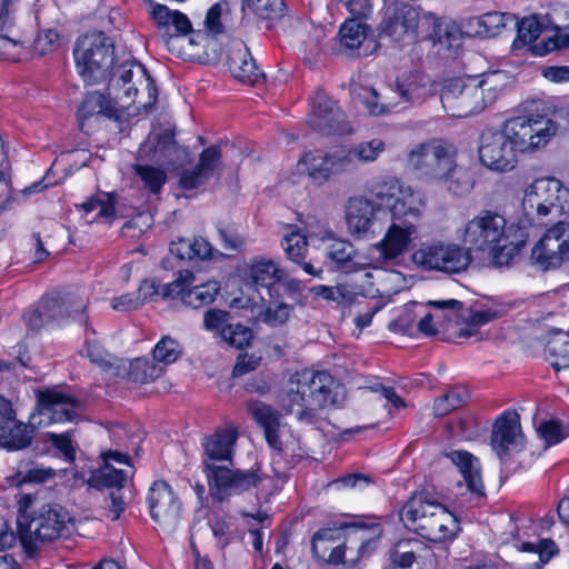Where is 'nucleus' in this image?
Returning <instances> with one entry per match:
<instances>
[{
    "mask_svg": "<svg viewBox=\"0 0 569 569\" xmlns=\"http://www.w3.org/2000/svg\"><path fill=\"white\" fill-rule=\"evenodd\" d=\"M517 39L513 41L515 48L530 44L535 42L545 28V18L542 16L532 14L525 17L516 22Z\"/></svg>",
    "mask_w": 569,
    "mask_h": 569,
    "instance_id": "obj_45",
    "label": "nucleus"
},
{
    "mask_svg": "<svg viewBox=\"0 0 569 569\" xmlns=\"http://www.w3.org/2000/svg\"><path fill=\"white\" fill-rule=\"evenodd\" d=\"M361 101L372 116L389 114L400 107V102L396 101V97L389 93V90L382 94L373 88L363 89Z\"/></svg>",
    "mask_w": 569,
    "mask_h": 569,
    "instance_id": "obj_38",
    "label": "nucleus"
},
{
    "mask_svg": "<svg viewBox=\"0 0 569 569\" xmlns=\"http://www.w3.org/2000/svg\"><path fill=\"white\" fill-rule=\"evenodd\" d=\"M243 4L258 17L267 20H276L286 12L284 0H243Z\"/></svg>",
    "mask_w": 569,
    "mask_h": 569,
    "instance_id": "obj_51",
    "label": "nucleus"
},
{
    "mask_svg": "<svg viewBox=\"0 0 569 569\" xmlns=\"http://www.w3.org/2000/svg\"><path fill=\"white\" fill-rule=\"evenodd\" d=\"M228 67L236 79L247 84L256 83L262 76L248 48L241 42H237L230 48Z\"/></svg>",
    "mask_w": 569,
    "mask_h": 569,
    "instance_id": "obj_29",
    "label": "nucleus"
},
{
    "mask_svg": "<svg viewBox=\"0 0 569 569\" xmlns=\"http://www.w3.org/2000/svg\"><path fill=\"white\" fill-rule=\"evenodd\" d=\"M89 296L82 287H68L44 295L33 309L24 315L29 329L38 331L48 325H62L68 320L86 322Z\"/></svg>",
    "mask_w": 569,
    "mask_h": 569,
    "instance_id": "obj_5",
    "label": "nucleus"
},
{
    "mask_svg": "<svg viewBox=\"0 0 569 569\" xmlns=\"http://www.w3.org/2000/svg\"><path fill=\"white\" fill-rule=\"evenodd\" d=\"M86 213L97 212V218L110 219L114 216L113 198L106 194L104 199L92 198L81 204Z\"/></svg>",
    "mask_w": 569,
    "mask_h": 569,
    "instance_id": "obj_62",
    "label": "nucleus"
},
{
    "mask_svg": "<svg viewBox=\"0 0 569 569\" xmlns=\"http://www.w3.org/2000/svg\"><path fill=\"white\" fill-rule=\"evenodd\" d=\"M502 72H492L486 74L482 79H468V87L459 97L456 104L452 106L449 114L452 117L465 118L482 111L487 104L495 102L501 91Z\"/></svg>",
    "mask_w": 569,
    "mask_h": 569,
    "instance_id": "obj_11",
    "label": "nucleus"
},
{
    "mask_svg": "<svg viewBox=\"0 0 569 569\" xmlns=\"http://www.w3.org/2000/svg\"><path fill=\"white\" fill-rule=\"evenodd\" d=\"M73 56L77 71L87 83H99L111 77L113 44L103 32H93L78 39Z\"/></svg>",
    "mask_w": 569,
    "mask_h": 569,
    "instance_id": "obj_6",
    "label": "nucleus"
},
{
    "mask_svg": "<svg viewBox=\"0 0 569 569\" xmlns=\"http://www.w3.org/2000/svg\"><path fill=\"white\" fill-rule=\"evenodd\" d=\"M520 550L523 552H532L539 556V562L535 563V569H542L553 557L559 553L557 543L550 538H543L537 542H522Z\"/></svg>",
    "mask_w": 569,
    "mask_h": 569,
    "instance_id": "obj_50",
    "label": "nucleus"
},
{
    "mask_svg": "<svg viewBox=\"0 0 569 569\" xmlns=\"http://www.w3.org/2000/svg\"><path fill=\"white\" fill-rule=\"evenodd\" d=\"M220 169L221 150L216 146L208 147L202 150L196 168L181 173L179 184L184 190L197 189L203 186Z\"/></svg>",
    "mask_w": 569,
    "mask_h": 569,
    "instance_id": "obj_25",
    "label": "nucleus"
},
{
    "mask_svg": "<svg viewBox=\"0 0 569 569\" xmlns=\"http://www.w3.org/2000/svg\"><path fill=\"white\" fill-rule=\"evenodd\" d=\"M443 505L431 499L426 493L412 496L400 511V520L406 528L420 535L422 526L433 517L435 509H442Z\"/></svg>",
    "mask_w": 569,
    "mask_h": 569,
    "instance_id": "obj_26",
    "label": "nucleus"
},
{
    "mask_svg": "<svg viewBox=\"0 0 569 569\" xmlns=\"http://www.w3.org/2000/svg\"><path fill=\"white\" fill-rule=\"evenodd\" d=\"M416 234L417 226L392 220L383 238L372 247L379 252L372 269L378 273H383L381 266L402 256Z\"/></svg>",
    "mask_w": 569,
    "mask_h": 569,
    "instance_id": "obj_19",
    "label": "nucleus"
},
{
    "mask_svg": "<svg viewBox=\"0 0 569 569\" xmlns=\"http://www.w3.org/2000/svg\"><path fill=\"white\" fill-rule=\"evenodd\" d=\"M69 520V513L58 503L41 506L30 518L19 516L18 531L22 546L27 552H34L39 543L58 538Z\"/></svg>",
    "mask_w": 569,
    "mask_h": 569,
    "instance_id": "obj_8",
    "label": "nucleus"
},
{
    "mask_svg": "<svg viewBox=\"0 0 569 569\" xmlns=\"http://www.w3.org/2000/svg\"><path fill=\"white\" fill-rule=\"evenodd\" d=\"M153 359L163 365L173 363L182 353L179 342L170 337H163L153 348Z\"/></svg>",
    "mask_w": 569,
    "mask_h": 569,
    "instance_id": "obj_57",
    "label": "nucleus"
},
{
    "mask_svg": "<svg viewBox=\"0 0 569 569\" xmlns=\"http://www.w3.org/2000/svg\"><path fill=\"white\" fill-rule=\"evenodd\" d=\"M152 520L159 526L174 528L181 515V503L171 487L162 480L154 481L147 497Z\"/></svg>",
    "mask_w": 569,
    "mask_h": 569,
    "instance_id": "obj_18",
    "label": "nucleus"
},
{
    "mask_svg": "<svg viewBox=\"0 0 569 569\" xmlns=\"http://www.w3.org/2000/svg\"><path fill=\"white\" fill-rule=\"evenodd\" d=\"M425 204L420 192L413 190L410 186H405L401 194L399 193L390 204L391 218L401 223L417 226L421 219Z\"/></svg>",
    "mask_w": 569,
    "mask_h": 569,
    "instance_id": "obj_28",
    "label": "nucleus"
},
{
    "mask_svg": "<svg viewBox=\"0 0 569 569\" xmlns=\"http://www.w3.org/2000/svg\"><path fill=\"white\" fill-rule=\"evenodd\" d=\"M421 22L420 11L408 3L393 2L385 11L380 23V36L396 42L413 41Z\"/></svg>",
    "mask_w": 569,
    "mask_h": 569,
    "instance_id": "obj_15",
    "label": "nucleus"
},
{
    "mask_svg": "<svg viewBox=\"0 0 569 569\" xmlns=\"http://www.w3.org/2000/svg\"><path fill=\"white\" fill-rule=\"evenodd\" d=\"M332 377L326 371L302 370L290 377L278 400L281 409L300 423L316 426L332 402Z\"/></svg>",
    "mask_w": 569,
    "mask_h": 569,
    "instance_id": "obj_4",
    "label": "nucleus"
},
{
    "mask_svg": "<svg viewBox=\"0 0 569 569\" xmlns=\"http://www.w3.org/2000/svg\"><path fill=\"white\" fill-rule=\"evenodd\" d=\"M220 338L230 347L243 349L250 345L253 333L249 327L241 323H230L223 327Z\"/></svg>",
    "mask_w": 569,
    "mask_h": 569,
    "instance_id": "obj_55",
    "label": "nucleus"
},
{
    "mask_svg": "<svg viewBox=\"0 0 569 569\" xmlns=\"http://www.w3.org/2000/svg\"><path fill=\"white\" fill-rule=\"evenodd\" d=\"M426 546L418 539H403L398 541L390 550L393 569L410 568L421 557Z\"/></svg>",
    "mask_w": 569,
    "mask_h": 569,
    "instance_id": "obj_36",
    "label": "nucleus"
},
{
    "mask_svg": "<svg viewBox=\"0 0 569 569\" xmlns=\"http://www.w3.org/2000/svg\"><path fill=\"white\" fill-rule=\"evenodd\" d=\"M281 244L291 261L301 263L305 260L308 251V241L305 236L291 232L283 238Z\"/></svg>",
    "mask_w": 569,
    "mask_h": 569,
    "instance_id": "obj_56",
    "label": "nucleus"
},
{
    "mask_svg": "<svg viewBox=\"0 0 569 569\" xmlns=\"http://www.w3.org/2000/svg\"><path fill=\"white\" fill-rule=\"evenodd\" d=\"M339 37L343 47L359 48L366 39V24L358 19H349L340 27Z\"/></svg>",
    "mask_w": 569,
    "mask_h": 569,
    "instance_id": "obj_52",
    "label": "nucleus"
},
{
    "mask_svg": "<svg viewBox=\"0 0 569 569\" xmlns=\"http://www.w3.org/2000/svg\"><path fill=\"white\" fill-rule=\"evenodd\" d=\"M456 158L453 148L441 140H430L415 147L408 154V163L420 176L437 180L443 177Z\"/></svg>",
    "mask_w": 569,
    "mask_h": 569,
    "instance_id": "obj_12",
    "label": "nucleus"
},
{
    "mask_svg": "<svg viewBox=\"0 0 569 569\" xmlns=\"http://www.w3.org/2000/svg\"><path fill=\"white\" fill-rule=\"evenodd\" d=\"M385 150L386 143L381 139L375 138L345 149V154L350 159V169H352L357 162L370 163L376 161Z\"/></svg>",
    "mask_w": 569,
    "mask_h": 569,
    "instance_id": "obj_41",
    "label": "nucleus"
},
{
    "mask_svg": "<svg viewBox=\"0 0 569 569\" xmlns=\"http://www.w3.org/2000/svg\"><path fill=\"white\" fill-rule=\"evenodd\" d=\"M52 468H46L33 461L22 460L18 463L17 472L12 477V483L21 486L24 483H43L54 477Z\"/></svg>",
    "mask_w": 569,
    "mask_h": 569,
    "instance_id": "obj_39",
    "label": "nucleus"
},
{
    "mask_svg": "<svg viewBox=\"0 0 569 569\" xmlns=\"http://www.w3.org/2000/svg\"><path fill=\"white\" fill-rule=\"evenodd\" d=\"M503 315L500 309H485L470 311L468 315H463L460 320V325L465 323L466 326L460 328L458 331L459 337H472L478 333V328L489 321H492Z\"/></svg>",
    "mask_w": 569,
    "mask_h": 569,
    "instance_id": "obj_47",
    "label": "nucleus"
},
{
    "mask_svg": "<svg viewBox=\"0 0 569 569\" xmlns=\"http://www.w3.org/2000/svg\"><path fill=\"white\" fill-rule=\"evenodd\" d=\"M308 122L315 130L326 134H345L351 131L345 113L322 89H317L311 97Z\"/></svg>",
    "mask_w": 569,
    "mask_h": 569,
    "instance_id": "obj_16",
    "label": "nucleus"
},
{
    "mask_svg": "<svg viewBox=\"0 0 569 569\" xmlns=\"http://www.w3.org/2000/svg\"><path fill=\"white\" fill-rule=\"evenodd\" d=\"M537 431L547 446L557 445L569 436V431L558 420L541 422Z\"/></svg>",
    "mask_w": 569,
    "mask_h": 569,
    "instance_id": "obj_60",
    "label": "nucleus"
},
{
    "mask_svg": "<svg viewBox=\"0 0 569 569\" xmlns=\"http://www.w3.org/2000/svg\"><path fill=\"white\" fill-rule=\"evenodd\" d=\"M435 510L431 520L423 523L419 536L435 542L453 539L460 531L458 519L445 506Z\"/></svg>",
    "mask_w": 569,
    "mask_h": 569,
    "instance_id": "obj_31",
    "label": "nucleus"
},
{
    "mask_svg": "<svg viewBox=\"0 0 569 569\" xmlns=\"http://www.w3.org/2000/svg\"><path fill=\"white\" fill-rule=\"evenodd\" d=\"M39 425L77 420L82 411V402L69 391L48 389L38 393Z\"/></svg>",
    "mask_w": 569,
    "mask_h": 569,
    "instance_id": "obj_13",
    "label": "nucleus"
},
{
    "mask_svg": "<svg viewBox=\"0 0 569 569\" xmlns=\"http://www.w3.org/2000/svg\"><path fill=\"white\" fill-rule=\"evenodd\" d=\"M437 181L455 196H465L473 187L470 173L465 168L457 166L456 159L451 162L450 168L445 171L443 177H439Z\"/></svg>",
    "mask_w": 569,
    "mask_h": 569,
    "instance_id": "obj_37",
    "label": "nucleus"
},
{
    "mask_svg": "<svg viewBox=\"0 0 569 569\" xmlns=\"http://www.w3.org/2000/svg\"><path fill=\"white\" fill-rule=\"evenodd\" d=\"M250 278L257 286L270 289L283 280L284 271L280 269L274 261L260 259L252 263Z\"/></svg>",
    "mask_w": 569,
    "mask_h": 569,
    "instance_id": "obj_40",
    "label": "nucleus"
},
{
    "mask_svg": "<svg viewBox=\"0 0 569 569\" xmlns=\"http://www.w3.org/2000/svg\"><path fill=\"white\" fill-rule=\"evenodd\" d=\"M469 392L463 387L449 388L442 396L438 397L433 403V415L443 417L452 410L460 408L468 399Z\"/></svg>",
    "mask_w": 569,
    "mask_h": 569,
    "instance_id": "obj_48",
    "label": "nucleus"
},
{
    "mask_svg": "<svg viewBox=\"0 0 569 569\" xmlns=\"http://www.w3.org/2000/svg\"><path fill=\"white\" fill-rule=\"evenodd\" d=\"M389 93L396 97L397 102H400L398 108L400 110L408 106L421 103L428 94V88L422 77L409 74L398 78L395 87L389 88Z\"/></svg>",
    "mask_w": 569,
    "mask_h": 569,
    "instance_id": "obj_32",
    "label": "nucleus"
},
{
    "mask_svg": "<svg viewBox=\"0 0 569 569\" xmlns=\"http://www.w3.org/2000/svg\"><path fill=\"white\" fill-rule=\"evenodd\" d=\"M193 280V274L190 271L186 276H180L174 281L167 283L161 288V297L163 299L180 298L183 301V295L188 292V284Z\"/></svg>",
    "mask_w": 569,
    "mask_h": 569,
    "instance_id": "obj_64",
    "label": "nucleus"
},
{
    "mask_svg": "<svg viewBox=\"0 0 569 569\" xmlns=\"http://www.w3.org/2000/svg\"><path fill=\"white\" fill-rule=\"evenodd\" d=\"M220 291L218 281L211 280L199 286H193L183 295V303L188 307L198 309L214 301Z\"/></svg>",
    "mask_w": 569,
    "mask_h": 569,
    "instance_id": "obj_46",
    "label": "nucleus"
},
{
    "mask_svg": "<svg viewBox=\"0 0 569 569\" xmlns=\"http://www.w3.org/2000/svg\"><path fill=\"white\" fill-rule=\"evenodd\" d=\"M131 475L132 467H129V469H117L111 463H104L92 472L89 482L93 487L118 488L119 490Z\"/></svg>",
    "mask_w": 569,
    "mask_h": 569,
    "instance_id": "obj_43",
    "label": "nucleus"
},
{
    "mask_svg": "<svg viewBox=\"0 0 569 569\" xmlns=\"http://www.w3.org/2000/svg\"><path fill=\"white\" fill-rule=\"evenodd\" d=\"M149 14L158 29L163 32L162 39L168 47L171 42L189 34L191 31L189 18L178 10L169 9L164 4L152 2L150 4Z\"/></svg>",
    "mask_w": 569,
    "mask_h": 569,
    "instance_id": "obj_22",
    "label": "nucleus"
},
{
    "mask_svg": "<svg viewBox=\"0 0 569 569\" xmlns=\"http://www.w3.org/2000/svg\"><path fill=\"white\" fill-rule=\"evenodd\" d=\"M411 259L423 271L459 274L468 270L472 254L463 243L432 240L422 242L413 251Z\"/></svg>",
    "mask_w": 569,
    "mask_h": 569,
    "instance_id": "obj_7",
    "label": "nucleus"
},
{
    "mask_svg": "<svg viewBox=\"0 0 569 569\" xmlns=\"http://www.w3.org/2000/svg\"><path fill=\"white\" fill-rule=\"evenodd\" d=\"M522 445L520 417L516 411H505L493 425L491 446L501 462H506Z\"/></svg>",
    "mask_w": 569,
    "mask_h": 569,
    "instance_id": "obj_21",
    "label": "nucleus"
},
{
    "mask_svg": "<svg viewBox=\"0 0 569 569\" xmlns=\"http://www.w3.org/2000/svg\"><path fill=\"white\" fill-rule=\"evenodd\" d=\"M569 48V33L557 31L555 34L533 44L532 51L538 56Z\"/></svg>",
    "mask_w": 569,
    "mask_h": 569,
    "instance_id": "obj_61",
    "label": "nucleus"
},
{
    "mask_svg": "<svg viewBox=\"0 0 569 569\" xmlns=\"http://www.w3.org/2000/svg\"><path fill=\"white\" fill-rule=\"evenodd\" d=\"M527 241L528 232L525 228L507 226L506 218L492 210H481L461 231V242L469 252L487 256L496 267L513 263Z\"/></svg>",
    "mask_w": 569,
    "mask_h": 569,
    "instance_id": "obj_2",
    "label": "nucleus"
},
{
    "mask_svg": "<svg viewBox=\"0 0 569 569\" xmlns=\"http://www.w3.org/2000/svg\"><path fill=\"white\" fill-rule=\"evenodd\" d=\"M511 20H513V18L510 14L489 12L481 17L471 18L468 21V27L473 30L475 36L492 37Z\"/></svg>",
    "mask_w": 569,
    "mask_h": 569,
    "instance_id": "obj_42",
    "label": "nucleus"
},
{
    "mask_svg": "<svg viewBox=\"0 0 569 569\" xmlns=\"http://www.w3.org/2000/svg\"><path fill=\"white\" fill-rule=\"evenodd\" d=\"M87 357L90 361L99 366L102 370H109L113 365V356H111L98 341H87Z\"/></svg>",
    "mask_w": 569,
    "mask_h": 569,
    "instance_id": "obj_63",
    "label": "nucleus"
},
{
    "mask_svg": "<svg viewBox=\"0 0 569 569\" xmlns=\"http://www.w3.org/2000/svg\"><path fill=\"white\" fill-rule=\"evenodd\" d=\"M247 409L252 419L263 429L264 438L268 445L282 451L283 443L280 439L281 416L270 405L252 400L247 403Z\"/></svg>",
    "mask_w": 569,
    "mask_h": 569,
    "instance_id": "obj_27",
    "label": "nucleus"
},
{
    "mask_svg": "<svg viewBox=\"0 0 569 569\" xmlns=\"http://www.w3.org/2000/svg\"><path fill=\"white\" fill-rule=\"evenodd\" d=\"M568 194L561 182L555 178L535 180L525 191L522 209L535 223L548 224L563 212L561 200Z\"/></svg>",
    "mask_w": 569,
    "mask_h": 569,
    "instance_id": "obj_9",
    "label": "nucleus"
},
{
    "mask_svg": "<svg viewBox=\"0 0 569 569\" xmlns=\"http://www.w3.org/2000/svg\"><path fill=\"white\" fill-rule=\"evenodd\" d=\"M557 123L547 114H527L507 120L500 130L517 151L545 146L557 132Z\"/></svg>",
    "mask_w": 569,
    "mask_h": 569,
    "instance_id": "obj_10",
    "label": "nucleus"
},
{
    "mask_svg": "<svg viewBox=\"0 0 569 569\" xmlns=\"http://www.w3.org/2000/svg\"><path fill=\"white\" fill-rule=\"evenodd\" d=\"M543 269L558 268L569 259V222L558 221L547 229L531 251Z\"/></svg>",
    "mask_w": 569,
    "mask_h": 569,
    "instance_id": "obj_14",
    "label": "nucleus"
},
{
    "mask_svg": "<svg viewBox=\"0 0 569 569\" xmlns=\"http://www.w3.org/2000/svg\"><path fill=\"white\" fill-rule=\"evenodd\" d=\"M238 433L234 429L224 428L203 439V470L211 495L222 501L231 495H239L260 481L257 472L233 469L232 456Z\"/></svg>",
    "mask_w": 569,
    "mask_h": 569,
    "instance_id": "obj_3",
    "label": "nucleus"
},
{
    "mask_svg": "<svg viewBox=\"0 0 569 569\" xmlns=\"http://www.w3.org/2000/svg\"><path fill=\"white\" fill-rule=\"evenodd\" d=\"M428 305L435 308L433 312L426 311V306L418 302L407 303L405 312L406 315L412 313L415 316H420L421 318L418 321V330L426 336H435L438 333L435 318H439V312H442L445 309H449L451 312H455V310L461 306V301L456 299L435 300L429 301Z\"/></svg>",
    "mask_w": 569,
    "mask_h": 569,
    "instance_id": "obj_30",
    "label": "nucleus"
},
{
    "mask_svg": "<svg viewBox=\"0 0 569 569\" xmlns=\"http://www.w3.org/2000/svg\"><path fill=\"white\" fill-rule=\"evenodd\" d=\"M299 170L306 172L319 183L328 181L332 176L350 171V159L346 157L345 149L335 150L325 154L307 152L299 160Z\"/></svg>",
    "mask_w": 569,
    "mask_h": 569,
    "instance_id": "obj_20",
    "label": "nucleus"
},
{
    "mask_svg": "<svg viewBox=\"0 0 569 569\" xmlns=\"http://www.w3.org/2000/svg\"><path fill=\"white\" fill-rule=\"evenodd\" d=\"M133 170L140 178L144 189H148L151 193H159L162 186L167 181L166 172L160 168L152 166L134 164Z\"/></svg>",
    "mask_w": 569,
    "mask_h": 569,
    "instance_id": "obj_53",
    "label": "nucleus"
},
{
    "mask_svg": "<svg viewBox=\"0 0 569 569\" xmlns=\"http://www.w3.org/2000/svg\"><path fill=\"white\" fill-rule=\"evenodd\" d=\"M292 307L287 303H270L259 312L258 319L271 327L284 325L291 315Z\"/></svg>",
    "mask_w": 569,
    "mask_h": 569,
    "instance_id": "obj_58",
    "label": "nucleus"
},
{
    "mask_svg": "<svg viewBox=\"0 0 569 569\" xmlns=\"http://www.w3.org/2000/svg\"><path fill=\"white\" fill-rule=\"evenodd\" d=\"M139 157H149L150 160L160 166L173 167L184 161L188 157V151L178 146L171 132H164L158 138L156 143L151 140L142 143L139 149Z\"/></svg>",
    "mask_w": 569,
    "mask_h": 569,
    "instance_id": "obj_24",
    "label": "nucleus"
},
{
    "mask_svg": "<svg viewBox=\"0 0 569 569\" xmlns=\"http://www.w3.org/2000/svg\"><path fill=\"white\" fill-rule=\"evenodd\" d=\"M36 416L31 415V425L18 421L16 418L0 432V446L9 451L28 448L33 439Z\"/></svg>",
    "mask_w": 569,
    "mask_h": 569,
    "instance_id": "obj_34",
    "label": "nucleus"
},
{
    "mask_svg": "<svg viewBox=\"0 0 569 569\" xmlns=\"http://www.w3.org/2000/svg\"><path fill=\"white\" fill-rule=\"evenodd\" d=\"M161 373L162 368L148 359L138 358L130 363L129 377L134 382L148 383Z\"/></svg>",
    "mask_w": 569,
    "mask_h": 569,
    "instance_id": "obj_54",
    "label": "nucleus"
},
{
    "mask_svg": "<svg viewBox=\"0 0 569 569\" xmlns=\"http://www.w3.org/2000/svg\"><path fill=\"white\" fill-rule=\"evenodd\" d=\"M446 457L458 467L467 489L477 496L483 495V483L480 475L479 461L467 451L453 450Z\"/></svg>",
    "mask_w": 569,
    "mask_h": 569,
    "instance_id": "obj_33",
    "label": "nucleus"
},
{
    "mask_svg": "<svg viewBox=\"0 0 569 569\" xmlns=\"http://www.w3.org/2000/svg\"><path fill=\"white\" fill-rule=\"evenodd\" d=\"M326 252L328 259L335 263L336 268L345 272L362 270L366 267L365 263L356 261L357 250L348 240H331L327 246Z\"/></svg>",
    "mask_w": 569,
    "mask_h": 569,
    "instance_id": "obj_35",
    "label": "nucleus"
},
{
    "mask_svg": "<svg viewBox=\"0 0 569 569\" xmlns=\"http://www.w3.org/2000/svg\"><path fill=\"white\" fill-rule=\"evenodd\" d=\"M517 150L499 131L485 130L480 137L479 159L483 166L496 171L511 170L517 161Z\"/></svg>",
    "mask_w": 569,
    "mask_h": 569,
    "instance_id": "obj_17",
    "label": "nucleus"
},
{
    "mask_svg": "<svg viewBox=\"0 0 569 569\" xmlns=\"http://www.w3.org/2000/svg\"><path fill=\"white\" fill-rule=\"evenodd\" d=\"M108 94L106 97L98 91L88 93L78 109L79 120L98 114L117 118L132 104L137 111H147L156 103L158 90L143 64L127 61L112 71Z\"/></svg>",
    "mask_w": 569,
    "mask_h": 569,
    "instance_id": "obj_1",
    "label": "nucleus"
},
{
    "mask_svg": "<svg viewBox=\"0 0 569 569\" xmlns=\"http://www.w3.org/2000/svg\"><path fill=\"white\" fill-rule=\"evenodd\" d=\"M380 204L363 197L350 198L346 207V223L348 231L358 238L366 237L373 232L372 226L376 221Z\"/></svg>",
    "mask_w": 569,
    "mask_h": 569,
    "instance_id": "obj_23",
    "label": "nucleus"
},
{
    "mask_svg": "<svg viewBox=\"0 0 569 569\" xmlns=\"http://www.w3.org/2000/svg\"><path fill=\"white\" fill-rule=\"evenodd\" d=\"M403 187L396 177H385L371 186L370 192L377 200L390 206L401 194Z\"/></svg>",
    "mask_w": 569,
    "mask_h": 569,
    "instance_id": "obj_49",
    "label": "nucleus"
},
{
    "mask_svg": "<svg viewBox=\"0 0 569 569\" xmlns=\"http://www.w3.org/2000/svg\"><path fill=\"white\" fill-rule=\"evenodd\" d=\"M468 87V80L455 78L447 80L440 94L442 107L450 112L452 106L459 100V97L465 92Z\"/></svg>",
    "mask_w": 569,
    "mask_h": 569,
    "instance_id": "obj_59",
    "label": "nucleus"
},
{
    "mask_svg": "<svg viewBox=\"0 0 569 569\" xmlns=\"http://www.w3.org/2000/svg\"><path fill=\"white\" fill-rule=\"evenodd\" d=\"M545 353L556 371L569 368V335L555 333L547 342Z\"/></svg>",
    "mask_w": 569,
    "mask_h": 569,
    "instance_id": "obj_44",
    "label": "nucleus"
}]
</instances>
